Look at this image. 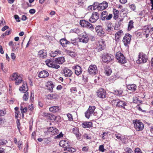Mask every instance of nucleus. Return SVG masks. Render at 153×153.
I'll list each match as a JSON object with an SVG mask.
<instances>
[{
  "label": "nucleus",
  "instance_id": "nucleus-35",
  "mask_svg": "<svg viewBox=\"0 0 153 153\" xmlns=\"http://www.w3.org/2000/svg\"><path fill=\"white\" fill-rule=\"evenodd\" d=\"M108 15V12L106 11H103L101 13V18L102 20H104L105 19L107 16Z\"/></svg>",
  "mask_w": 153,
  "mask_h": 153
},
{
  "label": "nucleus",
  "instance_id": "nucleus-4",
  "mask_svg": "<svg viewBox=\"0 0 153 153\" xmlns=\"http://www.w3.org/2000/svg\"><path fill=\"white\" fill-rule=\"evenodd\" d=\"M113 57V56L111 54L104 53L102 56V60L104 62L108 63L112 60Z\"/></svg>",
  "mask_w": 153,
  "mask_h": 153
},
{
  "label": "nucleus",
  "instance_id": "nucleus-53",
  "mask_svg": "<svg viewBox=\"0 0 153 153\" xmlns=\"http://www.w3.org/2000/svg\"><path fill=\"white\" fill-rule=\"evenodd\" d=\"M105 150V149H104V147L103 145H102L99 146V150L100 151L103 152H104Z\"/></svg>",
  "mask_w": 153,
  "mask_h": 153
},
{
  "label": "nucleus",
  "instance_id": "nucleus-26",
  "mask_svg": "<svg viewBox=\"0 0 153 153\" xmlns=\"http://www.w3.org/2000/svg\"><path fill=\"white\" fill-rule=\"evenodd\" d=\"M59 96L56 93L50 94L47 96V98L48 99L54 100L58 99Z\"/></svg>",
  "mask_w": 153,
  "mask_h": 153
},
{
  "label": "nucleus",
  "instance_id": "nucleus-63",
  "mask_svg": "<svg viewBox=\"0 0 153 153\" xmlns=\"http://www.w3.org/2000/svg\"><path fill=\"white\" fill-rule=\"evenodd\" d=\"M35 10L33 9H31L29 10V13L31 14H34L35 13Z\"/></svg>",
  "mask_w": 153,
  "mask_h": 153
},
{
  "label": "nucleus",
  "instance_id": "nucleus-64",
  "mask_svg": "<svg viewBox=\"0 0 153 153\" xmlns=\"http://www.w3.org/2000/svg\"><path fill=\"white\" fill-rule=\"evenodd\" d=\"M78 4L79 5H81L83 4V2L82 0H78Z\"/></svg>",
  "mask_w": 153,
  "mask_h": 153
},
{
  "label": "nucleus",
  "instance_id": "nucleus-32",
  "mask_svg": "<svg viewBox=\"0 0 153 153\" xmlns=\"http://www.w3.org/2000/svg\"><path fill=\"white\" fill-rule=\"evenodd\" d=\"M105 73L107 76H109L112 72L111 68L109 67H107L105 68Z\"/></svg>",
  "mask_w": 153,
  "mask_h": 153
},
{
  "label": "nucleus",
  "instance_id": "nucleus-29",
  "mask_svg": "<svg viewBox=\"0 0 153 153\" xmlns=\"http://www.w3.org/2000/svg\"><path fill=\"white\" fill-rule=\"evenodd\" d=\"M49 109L50 111L51 112L56 113L60 110V108L59 106H55L50 107Z\"/></svg>",
  "mask_w": 153,
  "mask_h": 153
},
{
  "label": "nucleus",
  "instance_id": "nucleus-39",
  "mask_svg": "<svg viewBox=\"0 0 153 153\" xmlns=\"http://www.w3.org/2000/svg\"><path fill=\"white\" fill-rule=\"evenodd\" d=\"M133 23L134 22L132 20H131L129 22L128 25V30H130L133 27Z\"/></svg>",
  "mask_w": 153,
  "mask_h": 153
},
{
  "label": "nucleus",
  "instance_id": "nucleus-58",
  "mask_svg": "<svg viewBox=\"0 0 153 153\" xmlns=\"http://www.w3.org/2000/svg\"><path fill=\"white\" fill-rule=\"evenodd\" d=\"M9 27L5 25L1 29V30L2 31H4L7 29H9Z\"/></svg>",
  "mask_w": 153,
  "mask_h": 153
},
{
  "label": "nucleus",
  "instance_id": "nucleus-23",
  "mask_svg": "<svg viewBox=\"0 0 153 153\" xmlns=\"http://www.w3.org/2000/svg\"><path fill=\"white\" fill-rule=\"evenodd\" d=\"M19 90L24 93H25L28 90V88L26 83L24 82L23 83L22 86L19 88Z\"/></svg>",
  "mask_w": 153,
  "mask_h": 153
},
{
  "label": "nucleus",
  "instance_id": "nucleus-57",
  "mask_svg": "<svg viewBox=\"0 0 153 153\" xmlns=\"http://www.w3.org/2000/svg\"><path fill=\"white\" fill-rule=\"evenodd\" d=\"M14 17L15 19L16 20V21L18 22H20V20L19 19V16L17 15H14Z\"/></svg>",
  "mask_w": 153,
  "mask_h": 153
},
{
  "label": "nucleus",
  "instance_id": "nucleus-22",
  "mask_svg": "<svg viewBox=\"0 0 153 153\" xmlns=\"http://www.w3.org/2000/svg\"><path fill=\"white\" fill-rule=\"evenodd\" d=\"M56 63L54 61L53 62L50 61L48 62H47L46 65L49 67L53 68L56 69H58L60 67V66Z\"/></svg>",
  "mask_w": 153,
  "mask_h": 153
},
{
  "label": "nucleus",
  "instance_id": "nucleus-51",
  "mask_svg": "<svg viewBox=\"0 0 153 153\" xmlns=\"http://www.w3.org/2000/svg\"><path fill=\"white\" fill-rule=\"evenodd\" d=\"M67 116L68 118V120L70 121H72L73 120V118L72 115L70 114H67Z\"/></svg>",
  "mask_w": 153,
  "mask_h": 153
},
{
  "label": "nucleus",
  "instance_id": "nucleus-56",
  "mask_svg": "<svg viewBox=\"0 0 153 153\" xmlns=\"http://www.w3.org/2000/svg\"><path fill=\"white\" fill-rule=\"evenodd\" d=\"M16 122V123H17V127L18 129H19V130H20L19 126H20V123L19 120L18 119H17V120Z\"/></svg>",
  "mask_w": 153,
  "mask_h": 153
},
{
  "label": "nucleus",
  "instance_id": "nucleus-9",
  "mask_svg": "<svg viewBox=\"0 0 153 153\" xmlns=\"http://www.w3.org/2000/svg\"><path fill=\"white\" fill-rule=\"evenodd\" d=\"M47 129V131H45V133L47 134V135L49 134L54 135L55 134H56L58 133V129L54 127L48 128Z\"/></svg>",
  "mask_w": 153,
  "mask_h": 153
},
{
  "label": "nucleus",
  "instance_id": "nucleus-8",
  "mask_svg": "<svg viewBox=\"0 0 153 153\" xmlns=\"http://www.w3.org/2000/svg\"><path fill=\"white\" fill-rule=\"evenodd\" d=\"M80 25L83 27L88 28L91 30H92L94 29V27L88 21L84 20H81L79 22Z\"/></svg>",
  "mask_w": 153,
  "mask_h": 153
},
{
  "label": "nucleus",
  "instance_id": "nucleus-21",
  "mask_svg": "<svg viewBox=\"0 0 153 153\" xmlns=\"http://www.w3.org/2000/svg\"><path fill=\"white\" fill-rule=\"evenodd\" d=\"M127 89L132 92H137L136 91L137 90V86L136 85L134 84H129L127 86Z\"/></svg>",
  "mask_w": 153,
  "mask_h": 153
},
{
  "label": "nucleus",
  "instance_id": "nucleus-5",
  "mask_svg": "<svg viewBox=\"0 0 153 153\" xmlns=\"http://www.w3.org/2000/svg\"><path fill=\"white\" fill-rule=\"evenodd\" d=\"M131 37V36L128 33L125 34L122 40L125 46L128 47V45L130 44Z\"/></svg>",
  "mask_w": 153,
  "mask_h": 153
},
{
  "label": "nucleus",
  "instance_id": "nucleus-47",
  "mask_svg": "<svg viewBox=\"0 0 153 153\" xmlns=\"http://www.w3.org/2000/svg\"><path fill=\"white\" fill-rule=\"evenodd\" d=\"M20 110L22 114V113H26L27 110V108L26 107H25L23 108V107L21 106L20 108Z\"/></svg>",
  "mask_w": 153,
  "mask_h": 153
},
{
  "label": "nucleus",
  "instance_id": "nucleus-28",
  "mask_svg": "<svg viewBox=\"0 0 153 153\" xmlns=\"http://www.w3.org/2000/svg\"><path fill=\"white\" fill-rule=\"evenodd\" d=\"M60 42L63 47H66L67 45L69 44L70 43V42L67 41L65 39H60Z\"/></svg>",
  "mask_w": 153,
  "mask_h": 153
},
{
  "label": "nucleus",
  "instance_id": "nucleus-12",
  "mask_svg": "<svg viewBox=\"0 0 153 153\" xmlns=\"http://www.w3.org/2000/svg\"><path fill=\"white\" fill-rule=\"evenodd\" d=\"M88 72L90 74H95L97 73L98 70L95 65H91L89 67Z\"/></svg>",
  "mask_w": 153,
  "mask_h": 153
},
{
  "label": "nucleus",
  "instance_id": "nucleus-33",
  "mask_svg": "<svg viewBox=\"0 0 153 153\" xmlns=\"http://www.w3.org/2000/svg\"><path fill=\"white\" fill-rule=\"evenodd\" d=\"M113 13L114 15V19L115 20L118 18L119 17V12L118 10H116L115 9H113Z\"/></svg>",
  "mask_w": 153,
  "mask_h": 153
},
{
  "label": "nucleus",
  "instance_id": "nucleus-49",
  "mask_svg": "<svg viewBox=\"0 0 153 153\" xmlns=\"http://www.w3.org/2000/svg\"><path fill=\"white\" fill-rule=\"evenodd\" d=\"M7 143V141L5 140H0V145H4Z\"/></svg>",
  "mask_w": 153,
  "mask_h": 153
},
{
  "label": "nucleus",
  "instance_id": "nucleus-36",
  "mask_svg": "<svg viewBox=\"0 0 153 153\" xmlns=\"http://www.w3.org/2000/svg\"><path fill=\"white\" fill-rule=\"evenodd\" d=\"M123 34V32L122 30H120L117 32L115 34V36L116 40L118 39L120 36Z\"/></svg>",
  "mask_w": 153,
  "mask_h": 153
},
{
  "label": "nucleus",
  "instance_id": "nucleus-60",
  "mask_svg": "<svg viewBox=\"0 0 153 153\" xmlns=\"http://www.w3.org/2000/svg\"><path fill=\"white\" fill-rule=\"evenodd\" d=\"M27 18L26 16L25 15L22 16V20L23 21H25L27 19Z\"/></svg>",
  "mask_w": 153,
  "mask_h": 153
},
{
  "label": "nucleus",
  "instance_id": "nucleus-19",
  "mask_svg": "<svg viewBox=\"0 0 153 153\" xmlns=\"http://www.w3.org/2000/svg\"><path fill=\"white\" fill-rule=\"evenodd\" d=\"M105 41L102 40H101L98 41L97 46L99 51H101L104 49L105 45Z\"/></svg>",
  "mask_w": 153,
  "mask_h": 153
},
{
  "label": "nucleus",
  "instance_id": "nucleus-24",
  "mask_svg": "<svg viewBox=\"0 0 153 153\" xmlns=\"http://www.w3.org/2000/svg\"><path fill=\"white\" fill-rule=\"evenodd\" d=\"M64 72L65 75L66 77H70L73 74L72 71L71 70L68 69L67 68H64Z\"/></svg>",
  "mask_w": 153,
  "mask_h": 153
},
{
  "label": "nucleus",
  "instance_id": "nucleus-3",
  "mask_svg": "<svg viewBox=\"0 0 153 153\" xmlns=\"http://www.w3.org/2000/svg\"><path fill=\"white\" fill-rule=\"evenodd\" d=\"M116 57L119 62L124 64L126 63L125 57L123 54L120 52H117L116 54Z\"/></svg>",
  "mask_w": 153,
  "mask_h": 153
},
{
  "label": "nucleus",
  "instance_id": "nucleus-27",
  "mask_svg": "<svg viewBox=\"0 0 153 153\" xmlns=\"http://www.w3.org/2000/svg\"><path fill=\"white\" fill-rule=\"evenodd\" d=\"M61 51L57 50L55 51H51V53H50L49 54L51 57H54L58 54H61Z\"/></svg>",
  "mask_w": 153,
  "mask_h": 153
},
{
  "label": "nucleus",
  "instance_id": "nucleus-13",
  "mask_svg": "<svg viewBox=\"0 0 153 153\" xmlns=\"http://www.w3.org/2000/svg\"><path fill=\"white\" fill-rule=\"evenodd\" d=\"M99 16L97 12H94L89 19V21L92 23L95 22L99 18Z\"/></svg>",
  "mask_w": 153,
  "mask_h": 153
},
{
  "label": "nucleus",
  "instance_id": "nucleus-52",
  "mask_svg": "<svg viewBox=\"0 0 153 153\" xmlns=\"http://www.w3.org/2000/svg\"><path fill=\"white\" fill-rule=\"evenodd\" d=\"M134 152L135 153H142L140 149L138 148H135Z\"/></svg>",
  "mask_w": 153,
  "mask_h": 153
},
{
  "label": "nucleus",
  "instance_id": "nucleus-61",
  "mask_svg": "<svg viewBox=\"0 0 153 153\" xmlns=\"http://www.w3.org/2000/svg\"><path fill=\"white\" fill-rule=\"evenodd\" d=\"M11 30L10 29L9 30H7L5 33L6 35H8L11 33Z\"/></svg>",
  "mask_w": 153,
  "mask_h": 153
},
{
  "label": "nucleus",
  "instance_id": "nucleus-7",
  "mask_svg": "<svg viewBox=\"0 0 153 153\" xmlns=\"http://www.w3.org/2000/svg\"><path fill=\"white\" fill-rule=\"evenodd\" d=\"M115 102L117 103L116 106L119 108L125 109V106L127 105L126 102L124 101H121L119 99L113 100L112 101V102Z\"/></svg>",
  "mask_w": 153,
  "mask_h": 153
},
{
  "label": "nucleus",
  "instance_id": "nucleus-37",
  "mask_svg": "<svg viewBox=\"0 0 153 153\" xmlns=\"http://www.w3.org/2000/svg\"><path fill=\"white\" fill-rule=\"evenodd\" d=\"M72 132L75 134L76 135V137L78 138L80 136V134L79 132V130L76 127L74 128L72 130Z\"/></svg>",
  "mask_w": 153,
  "mask_h": 153
},
{
  "label": "nucleus",
  "instance_id": "nucleus-46",
  "mask_svg": "<svg viewBox=\"0 0 153 153\" xmlns=\"http://www.w3.org/2000/svg\"><path fill=\"white\" fill-rule=\"evenodd\" d=\"M67 52L69 54V55L70 56H71V57H75V56L76 54L75 53L73 52H72L71 51H70L68 50Z\"/></svg>",
  "mask_w": 153,
  "mask_h": 153
},
{
  "label": "nucleus",
  "instance_id": "nucleus-15",
  "mask_svg": "<svg viewBox=\"0 0 153 153\" xmlns=\"http://www.w3.org/2000/svg\"><path fill=\"white\" fill-rule=\"evenodd\" d=\"M59 145L60 146L64 148V150H65L66 148L70 146V143L68 140H62L59 142Z\"/></svg>",
  "mask_w": 153,
  "mask_h": 153
},
{
  "label": "nucleus",
  "instance_id": "nucleus-6",
  "mask_svg": "<svg viewBox=\"0 0 153 153\" xmlns=\"http://www.w3.org/2000/svg\"><path fill=\"white\" fill-rule=\"evenodd\" d=\"M147 56L145 54L142 53H139L138 59L137 61V62L138 64H141L146 62L147 61Z\"/></svg>",
  "mask_w": 153,
  "mask_h": 153
},
{
  "label": "nucleus",
  "instance_id": "nucleus-62",
  "mask_svg": "<svg viewBox=\"0 0 153 153\" xmlns=\"http://www.w3.org/2000/svg\"><path fill=\"white\" fill-rule=\"evenodd\" d=\"M22 144V143L21 141H19L18 142V147L19 148V149H21L22 148H21V145Z\"/></svg>",
  "mask_w": 153,
  "mask_h": 153
},
{
  "label": "nucleus",
  "instance_id": "nucleus-48",
  "mask_svg": "<svg viewBox=\"0 0 153 153\" xmlns=\"http://www.w3.org/2000/svg\"><path fill=\"white\" fill-rule=\"evenodd\" d=\"M120 25V24L119 22L116 23L114 26V29L117 30H118Z\"/></svg>",
  "mask_w": 153,
  "mask_h": 153
},
{
  "label": "nucleus",
  "instance_id": "nucleus-1",
  "mask_svg": "<svg viewBox=\"0 0 153 153\" xmlns=\"http://www.w3.org/2000/svg\"><path fill=\"white\" fill-rule=\"evenodd\" d=\"M23 76L22 74L19 75L17 73H15L10 76V78L12 81H15V83L16 85H19L24 82L23 80Z\"/></svg>",
  "mask_w": 153,
  "mask_h": 153
},
{
  "label": "nucleus",
  "instance_id": "nucleus-31",
  "mask_svg": "<svg viewBox=\"0 0 153 153\" xmlns=\"http://www.w3.org/2000/svg\"><path fill=\"white\" fill-rule=\"evenodd\" d=\"M47 89L50 91H53V88L54 87V85L51 81H50L48 82L47 84Z\"/></svg>",
  "mask_w": 153,
  "mask_h": 153
},
{
  "label": "nucleus",
  "instance_id": "nucleus-43",
  "mask_svg": "<svg viewBox=\"0 0 153 153\" xmlns=\"http://www.w3.org/2000/svg\"><path fill=\"white\" fill-rule=\"evenodd\" d=\"M80 32V30L79 29H78L77 28H75L74 29H71L70 30V32L72 33H75L77 34H78Z\"/></svg>",
  "mask_w": 153,
  "mask_h": 153
},
{
  "label": "nucleus",
  "instance_id": "nucleus-55",
  "mask_svg": "<svg viewBox=\"0 0 153 153\" xmlns=\"http://www.w3.org/2000/svg\"><path fill=\"white\" fill-rule=\"evenodd\" d=\"M116 137L119 140H121L122 138L120 134H115Z\"/></svg>",
  "mask_w": 153,
  "mask_h": 153
},
{
  "label": "nucleus",
  "instance_id": "nucleus-14",
  "mask_svg": "<svg viewBox=\"0 0 153 153\" xmlns=\"http://www.w3.org/2000/svg\"><path fill=\"white\" fill-rule=\"evenodd\" d=\"M98 96L102 98H105L106 97V92L103 89L101 88L99 89L97 91Z\"/></svg>",
  "mask_w": 153,
  "mask_h": 153
},
{
  "label": "nucleus",
  "instance_id": "nucleus-42",
  "mask_svg": "<svg viewBox=\"0 0 153 153\" xmlns=\"http://www.w3.org/2000/svg\"><path fill=\"white\" fill-rule=\"evenodd\" d=\"M124 150L126 153H133V151L130 148L127 147Z\"/></svg>",
  "mask_w": 153,
  "mask_h": 153
},
{
  "label": "nucleus",
  "instance_id": "nucleus-34",
  "mask_svg": "<svg viewBox=\"0 0 153 153\" xmlns=\"http://www.w3.org/2000/svg\"><path fill=\"white\" fill-rule=\"evenodd\" d=\"M113 93L114 94L117 95L121 96L123 95V91L122 90H114Z\"/></svg>",
  "mask_w": 153,
  "mask_h": 153
},
{
  "label": "nucleus",
  "instance_id": "nucleus-17",
  "mask_svg": "<svg viewBox=\"0 0 153 153\" xmlns=\"http://www.w3.org/2000/svg\"><path fill=\"white\" fill-rule=\"evenodd\" d=\"M73 68L75 70V74L77 76H79L82 73V70L81 67L78 65L73 67Z\"/></svg>",
  "mask_w": 153,
  "mask_h": 153
},
{
  "label": "nucleus",
  "instance_id": "nucleus-45",
  "mask_svg": "<svg viewBox=\"0 0 153 153\" xmlns=\"http://www.w3.org/2000/svg\"><path fill=\"white\" fill-rule=\"evenodd\" d=\"M73 44L74 45H77V39H71V42L70 43Z\"/></svg>",
  "mask_w": 153,
  "mask_h": 153
},
{
  "label": "nucleus",
  "instance_id": "nucleus-40",
  "mask_svg": "<svg viewBox=\"0 0 153 153\" xmlns=\"http://www.w3.org/2000/svg\"><path fill=\"white\" fill-rule=\"evenodd\" d=\"M111 24L112 23L110 22L107 25V29H106V30L108 32H110L113 30V27L111 26Z\"/></svg>",
  "mask_w": 153,
  "mask_h": 153
},
{
  "label": "nucleus",
  "instance_id": "nucleus-44",
  "mask_svg": "<svg viewBox=\"0 0 153 153\" xmlns=\"http://www.w3.org/2000/svg\"><path fill=\"white\" fill-rule=\"evenodd\" d=\"M28 93H25L23 97V100L25 101H27L28 98Z\"/></svg>",
  "mask_w": 153,
  "mask_h": 153
},
{
  "label": "nucleus",
  "instance_id": "nucleus-38",
  "mask_svg": "<svg viewBox=\"0 0 153 153\" xmlns=\"http://www.w3.org/2000/svg\"><path fill=\"white\" fill-rule=\"evenodd\" d=\"M38 55L40 57H43L46 55V52L44 50H42L38 52Z\"/></svg>",
  "mask_w": 153,
  "mask_h": 153
},
{
  "label": "nucleus",
  "instance_id": "nucleus-25",
  "mask_svg": "<svg viewBox=\"0 0 153 153\" xmlns=\"http://www.w3.org/2000/svg\"><path fill=\"white\" fill-rule=\"evenodd\" d=\"M65 61L64 57L61 56L55 59L54 62L59 64H62Z\"/></svg>",
  "mask_w": 153,
  "mask_h": 153
},
{
  "label": "nucleus",
  "instance_id": "nucleus-2",
  "mask_svg": "<svg viewBox=\"0 0 153 153\" xmlns=\"http://www.w3.org/2000/svg\"><path fill=\"white\" fill-rule=\"evenodd\" d=\"M134 128L137 131H142L144 128L143 123L139 120H136L133 121Z\"/></svg>",
  "mask_w": 153,
  "mask_h": 153
},
{
  "label": "nucleus",
  "instance_id": "nucleus-11",
  "mask_svg": "<svg viewBox=\"0 0 153 153\" xmlns=\"http://www.w3.org/2000/svg\"><path fill=\"white\" fill-rule=\"evenodd\" d=\"M95 109L96 107L95 106H90L88 108L85 113V117L87 118H89L90 116L93 114Z\"/></svg>",
  "mask_w": 153,
  "mask_h": 153
},
{
  "label": "nucleus",
  "instance_id": "nucleus-50",
  "mask_svg": "<svg viewBox=\"0 0 153 153\" xmlns=\"http://www.w3.org/2000/svg\"><path fill=\"white\" fill-rule=\"evenodd\" d=\"M96 7L94 6V5H90L88 8V9L89 10H94L96 9Z\"/></svg>",
  "mask_w": 153,
  "mask_h": 153
},
{
  "label": "nucleus",
  "instance_id": "nucleus-20",
  "mask_svg": "<svg viewBox=\"0 0 153 153\" xmlns=\"http://www.w3.org/2000/svg\"><path fill=\"white\" fill-rule=\"evenodd\" d=\"M49 74L48 71L43 70L40 71L38 74V76L41 78H45L48 77Z\"/></svg>",
  "mask_w": 153,
  "mask_h": 153
},
{
  "label": "nucleus",
  "instance_id": "nucleus-54",
  "mask_svg": "<svg viewBox=\"0 0 153 153\" xmlns=\"http://www.w3.org/2000/svg\"><path fill=\"white\" fill-rule=\"evenodd\" d=\"M113 15L112 14H109L108 16H107L105 19L106 20H109L111 19Z\"/></svg>",
  "mask_w": 153,
  "mask_h": 153
},
{
  "label": "nucleus",
  "instance_id": "nucleus-18",
  "mask_svg": "<svg viewBox=\"0 0 153 153\" xmlns=\"http://www.w3.org/2000/svg\"><path fill=\"white\" fill-rule=\"evenodd\" d=\"M88 37L87 34L85 33L80 36L79 41L84 43H86L88 40Z\"/></svg>",
  "mask_w": 153,
  "mask_h": 153
},
{
  "label": "nucleus",
  "instance_id": "nucleus-41",
  "mask_svg": "<svg viewBox=\"0 0 153 153\" xmlns=\"http://www.w3.org/2000/svg\"><path fill=\"white\" fill-rule=\"evenodd\" d=\"M70 146L67 147L65 149V150H67L68 152H74L76 151V149L74 148L70 147Z\"/></svg>",
  "mask_w": 153,
  "mask_h": 153
},
{
  "label": "nucleus",
  "instance_id": "nucleus-10",
  "mask_svg": "<svg viewBox=\"0 0 153 153\" xmlns=\"http://www.w3.org/2000/svg\"><path fill=\"white\" fill-rule=\"evenodd\" d=\"M96 7V8L98 10H102L105 9L108 7V3L106 1H103L102 2L99 4Z\"/></svg>",
  "mask_w": 153,
  "mask_h": 153
},
{
  "label": "nucleus",
  "instance_id": "nucleus-16",
  "mask_svg": "<svg viewBox=\"0 0 153 153\" xmlns=\"http://www.w3.org/2000/svg\"><path fill=\"white\" fill-rule=\"evenodd\" d=\"M95 30L98 35L101 36L104 35L105 32L102 30V27L100 25L97 26Z\"/></svg>",
  "mask_w": 153,
  "mask_h": 153
},
{
  "label": "nucleus",
  "instance_id": "nucleus-30",
  "mask_svg": "<svg viewBox=\"0 0 153 153\" xmlns=\"http://www.w3.org/2000/svg\"><path fill=\"white\" fill-rule=\"evenodd\" d=\"M82 125L84 128H89L92 127V123L91 122L83 123H82Z\"/></svg>",
  "mask_w": 153,
  "mask_h": 153
},
{
  "label": "nucleus",
  "instance_id": "nucleus-59",
  "mask_svg": "<svg viewBox=\"0 0 153 153\" xmlns=\"http://www.w3.org/2000/svg\"><path fill=\"white\" fill-rule=\"evenodd\" d=\"M28 108L30 111H32L34 109L33 105L32 104H31L30 105L28 106Z\"/></svg>",
  "mask_w": 153,
  "mask_h": 153
}]
</instances>
